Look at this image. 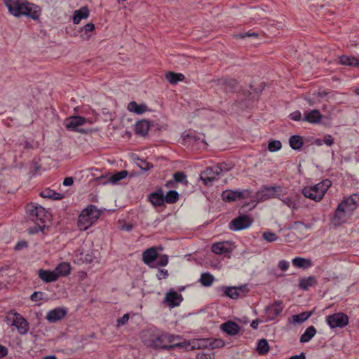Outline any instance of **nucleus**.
<instances>
[{"instance_id":"59","label":"nucleus","mask_w":359,"mask_h":359,"mask_svg":"<svg viewBox=\"0 0 359 359\" xmlns=\"http://www.w3.org/2000/svg\"><path fill=\"white\" fill-rule=\"evenodd\" d=\"M278 267L282 271H286L289 267V263L285 260H281L278 262Z\"/></svg>"},{"instance_id":"32","label":"nucleus","mask_w":359,"mask_h":359,"mask_svg":"<svg viewBox=\"0 0 359 359\" xmlns=\"http://www.w3.org/2000/svg\"><path fill=\"white\" fill-rule=\"evenodd\" d=\"M289 144L292 149L299 150L304 144L302 137L297 135H292L289 139Z\"/></svg>"},{"instance_id":"21","label":"nucleus","mask_w":359,"mask_h":359,"mask_svg":"<svg viewBox=\"0 0 359 359\" xmlns=\"http://www.w3.org/2000/svg\"><path fill=\"white\" fill-rule=\"evenodd\" d=\"M322 115L319 110L313 109L311 111L304 113V117L302 120L310 123H318L320 121Z\"/></svg>"},{"instance_id":"37","label":"nucleus","mask_w":359,"mask_h":359,"mask_svg":"<svg viewBox=\"0 0 359 359\" xmlns=\"http://www.w3.org/2000/svg\"><path fill=\"white\" fill-rule=\"evenodd\" d=\"M269 351V345L266 339H262L258 341L257 351L259 355H264Z\"/></svg>"},{"instance_id":"24","label":"nucleus","mask_w":359,"mask_h":359,"mask_svg":"<svg viewBox=\"0 0 359 359\" xmlns=\"http://www.w3.org/2000/svg\"><path fill=\"white\" fill-rule=\"evenodd\" d=\"M339 62L344 66L359 67V58L354 56L341 55L339 57Z\"/></svg>"},{"instance_id":"7","label":"nucleus","mask_w":359,"mask_h":359,"mask_svg":"<svg viewBox=\"0 0 359 359\" xmlns=\"http://www.w3.org/2000/svg\"><path fill=\"white\" fill-rule=\"evenodd\" d=\"M26 212L28 217L34 222H41L45 223V218L47 217L48 211L42 206L30 203L26 206Z\"/></svg>"},{"instance_id":"35","label":"nucleus","mask_w":359,"mask_h":359,"mask_svg":"<svg viewBox=\"0 0 359 359\" xmlns=\"http://www.w3.org/2000/svg\"><path fill=\"white\" fill-rule=\"evenodd\" d=\"M41 196L45 198H50L53 200H60L63 198V195L55 192L50 189H46L41 192Z\"/></svg>"},{"instance_id":"33","label":"nucleus","mask_w":359,"mask_h":359,"mask_svg":"<svg viewBox=\"0 0 359 359\" xmlns=\"http://www.w3.org/2000/svg\"><path fill=\"white\" fill-rule=\"evenodd\" d=\"M24 0H3L4 4L7 7L11 15H13L16 11H18V6H20Z\"/></svg>"},{"instance_id":"36","label":"nucleus","mask_w":359,"mask_h":359,"mask_svg":"<svg viewBox=\"0 0 359 359\" xmlns=\"http://www.w3.org/2000/svg\"><path fill=\"white\" fill-rule=\"evenodd\" d=\"M310 226L301 221L294 222L290 224L289 229H292L295 232L301 233V236H304V233L303 230L309 229Z\"/></svg>"},{"instance_id":"27","label":"nucleus","mask_w":359,"mask_h":359,"mask_svg":"<svg viewBox=\"0 0 359 359\" xmlns=\"http://www.w3.org/2000/svg\"><path fill=\"white\" fill-rule=\"evenodd\" d=\"M165 77L166 80L172 85L177 84L179 81H182L185 79V76L183 74L173 72H167L165 75Z\"/></svg>"},{"instance_id":"51","label":"nucleus","mask_w":359,"mask_h":359,"mask_svg":"<svg viewBox=\"0 0 359 359\" xmlns=\"http://www.w3.org/2000/svg\"><path fill=\"white\" fill-rule=\"evenodd\" d=\"M95 29V25L92 22L87 23L81 28V32H84L86 36L85 38L88 39L90 35H88L89 32H93Z\"/></svg>"},{"instance_id":"28","label":"nucleus","mask_w":359,"mask_h":359,"mask_svg":"<svg viewBox=\"0 0 359 359\" xmlns=\"http://www.w3.org/2000/svg\"><path fill=\"white\" fill-rule=\"evenodd\" d=\"M317 284V280L314 276L301 278L299 282V287L303 290H308L310 287Z\"/></svg>"},{"instance_id":"3","label":"nucleus","mask_w":359,"mask_h":359,"mask_svg":"<svg viewBox=\"0 0 359 359\" xmlns=\"http://www.w3.org/2000/svg\"><path fill=\"white\" fill-rule=\"evenodd\" d=\"M100 211L94 205H90L80 213L77 226L80 231H86L100 217Z\"/></svg>"},{"instance_id":"26","label":"nucleus","mask_w":359,"mask_h":359,"mask_svg":"<svg viewBox=\"0 0 359 359\" xmlns=\"http://www.w3.org/2000/svg\"><path fill=\"white\" fill-rule=\"evenodd\" d=\"M54 271L58 279L60 276H65L70 273L71 266L67 262H62L57 266V267L54 269Z\"/></svg>"},{"instance_id":"31","label":"nucleus","mask_w":359,"mask_h":359,"mask_svg":"<svg viewBox=\"0 0 359 359\" xmlns=\"http://www.w3.org/2000/svg\"><path fill=\"white\" fill-rule=\"evenodd\" d=\"M316 329L313 326H309L301 335L299 341L302 344L309 342L316 334Z\"/></svg>"},{"instance_id":"4","label":"nucleus","mask_w":359,"mask_h":359,"mask_svg":"<svg viewBox=\"0 0 359 359\" xmlns=\"http://www.w3.org/2000/svg\"><path fill=\"white\" fill-rule=\"evenodd\" d=\"M330 186L331 182L329 180H323L314 186L304 187L302 194L306 198L315 201H320Z\"/></svg>"},{"instance_id":"16","label":"nucleus","mask_w":359,"mask_h":359,"mask_svg":"<svg viewBox=\"0 0 359 359\" xmlns=\"http://www.w3.org/2000/svg\"><path fill=\"white\" fill-rule=\"evenodd\" d=\"M149 201L154 206H161L164 204V194L161 188L149 195Z\"/></svg>"},{"instance_id":"57","label":"nucleus","mask_w":359,"mask_h":359,"mask_svg":"<svg viewBox=\"0 0 359 359\" xmlns=\"http://www.w3.org/2000/svg\"><path fill=\"white\" fill-rule=\"evenodd\" d=\"M196 359H212V357L211 353L200 352L197 353Z\"/></svg>"},{"instance_id":"42","label":"nucleus","mask_w":359,"mask_h":359,"mask_svg":"<svg viewBox=\"0 0 359 359\" xmlns=\"http://www.w3.org/2000/svg\"><path fill=\"white\" fill-rule=\"evenodd\" d=\"M214 281V276L209 273H203L201 274L200 282L205 287H210Z\"/></svg>"},{"instance_id":"17","label":"nucleus","mask_w":359,"mask_h":359,"mask_svg":"<svg viewBox=\"0 0 359 359\" xmlns=\"http://www.w3.org/2000/svg\"><path fill=\"white\" fill-rule=\"evenodd\" d=\"M276 191V187H267L256 193V198L258 201H265L273 198Z\"/></svg>"},{"instance_id":"15","label":"nucleus","mask_w":359,"mask_h":359,"mask_svg":"<svg viewBox=\"0 0 359 359\" xmlns=\"http://www.w3.org/2000/svg\"><path fill=\"white\" fill-rule=\"evenodd\" d=\"M212 251L217 255L230 254L232 251L231 244L229 242H218L212 244Z\"/></svg>"},{"instance_id":"60","label":"nucleus","mask_w":359,"mask_h":359,"mask_svg":"<svg viewBox=\"0 0 359 359\" xmlns=\"http://www.w3.org/2000/svg\"><path fill=\"white\" fill-rule=\"evenodd\" d=\"M27 243L26 241H23L18 242V243L15 245V246L14 249H15V250H22V249H23V248H27Z\"/></svg>"},{"instance_id":"34","label":"nucleus","mask_w":359,"mask_h":359,"mask_svg":"<svg viewBox=\"0 0 359 359\" xmlns=\"http://www.w3.org/2000/svg\"><path fill=\"white\" fill-rule=\"evenodd\" d=\"M313 314V311H304L302 312L299 314L293 315L292 316L293 324H300L306 321L309 319L311 315Z\"/></svg>"},{"instance_id":"1","label":"nucleus","mask_w":359,"mask_h":359,"mask_svg":"<svg viewBox=\"0 0 359 359\" xmlns=\"http://www.w3.org/2000/svg\"><path fill=\"white\" fill-rule=\"evenodd\" d=\"M359 205V195L353 194L343 200L337 206L332 222L334 226H339L346 222Z\"/></svg>"},{"instance_id":"2","label":"nucleus","mask_w":359,"mask_h":359,"mask_svg":"<svg viewBox=\"0 0 359 359\" xmlns=\"http://www.w3.org/2000/svg\"><path fill=\"white\" fill-rule=\"evenodd\" d=\"M181 337L168 333L162 334L151 340V344L155 349L172 350L176 348H187L190 343L187 341H178Z\"/></svg>"},{"instance_id":"47","label":"nucleus","mask_w":359,"mask_h":359,"mask_svg":"<svg viewBox=\"0 0 359 359\" xmlns=\"http://www.w3.org/2000/svg\"><path fill=\"white\" fill-rule=\"evenodd\" d=\"M263 238L269 243H271L276 241L278 237L276 235L275 233L271 231H265L262 234Z\"/></svg>"},{"instance_id":"54","label":"nucleus","mask_w":359,"mask_h":359,"mask_svg":"<svg viewBox=\"0 0 359 359\" xmlns=\"http://www.w3.org/2000/svg\"><path fill=\"white\" fill-rule=\"evenodd\" d=\"M43 297V293L42 292H34L30 297V299L33 302H37L41 300Z\"/></svg>"},{"instance_id":"13","label":"nucleus","mask_w":359,"mask_h":359,"mask_svg":"<svg viewBox=\"0 0 359 359\" xmlns=\"http://www.w3.org/2000/svg\"><path fill=\"white\" fill-rule=\"evenodd\" d=\"M220 329L228 335L233 336L240 332L241 327L236 322L228 320L220 325Z\"/></svg>"},{"instance_id":"18","label":"nucleus","mask_w":359,"mask_h":359,"mask_svg":"<svg viewBox=\"0 0 359 359\" xmlns=\"http://www.w3.org/2000/svg\"><path fill=\"white\" fill-rule=\"evenodd\" d=\"M158 258V252L155 247L147 249L142 253V261L144 264L150 265Z\"/></svg>"},{"instance_id":"23","label":"nucleus","mask_w":359,"mask_h":359,"mask_svg":"<svg viewBox=\"0 0 359 359\" xmlns=\"http://www.w3.org/2000/svg\"><path fill=\"white\" fill-rule=\"evenodd\" d=\"M283 310V302L281 301H275L272 304L266 308L269 314L273 315L272 319L279 316Z\"/></svg>"},{"instance_id":"58","label":"nucleus","mask_w":359,"mask_h":359,"mask_svg":"<svg viewBox=\"0 0 359 359\" xmlns=\"http://www.w3.org/2000/svg\"><path fill=\"white\" fill-rule=\"evenodd\" d=\"M37 224V227H34L32 231H31V233H35L39 232V231H43V228L45 227L44 224H41V222H36Z\"/></svg>"},{"instance_id":"5","label":"nucleus","mask_w":359,"mask_h":359,"mask_svg":"<svg viewBox=\"0 0 359 359\" xmlns=\"http://www.w3.org/2000/svg\"><path fill=\"white\" fill-rule=\"evenodd\" d=\"M13 16L20 17L22 15L31 18L33 20H38L41 15V8L39 6L24 0L20 6H18Z\"/></svg>"},{"instance_id":"29","label":"nucleus","mask_w":359,"mask_h":359,"mask_svg":"<svg viewBox=\"0 0 359 359\" xmlns=\"http://www.w3.org/2000/svg\"><path fill=\"white\" fill-rule=\"evenodd\" d=\"M128 109L137 114H142L148 111V107L144 104H138L136 102L132 101L128 104Z\"/></svg>"},{"instance_id":"14","label":"nucleus","mask_w":359,"mask_h":359,"mask_svg":"<svg viewBox=\"0 0 359 359\" xmlns=\"http://www.w3.org/2000/svg\"><path fill=\"white\" fill-rule=\"evenodd\" d=\"M66 314L67 311L65 309L58 307L48 311L46 315V319L50 323H55L65 318Z\"/></svg>"},{"instance_id":"64","label":"nucleus","mask_w":359,"mask_h":359,"mask_svg":"<svg viewBox=\"0 0 359 359\" xmlns=\"http://www.w3.org/2000/svg\"><path fill=\"white\" fill-rule=\"evenodd\" d=\"M284 203L287 204V206H289L290 208H295V203L292 201V198L287 197L286 198L284 201Z\"/></svg>"},{"instance_id":"11","label":"nucleus","mask_w":359,"mask_h":359,"mask_svg":"<svg viewBox=\"0 0 359 359\" xmlns=\"http://www.w3.org/2000/svg\"><path fill=\"white\" fill-rule=\"evenodd\" d=\"M252 220L247 215L240 216L233 219L229 224L230 229L239 231L249 227Z\"/></svg>"},{"instance_id":"44","label":"nucleus","mask_w":359,"mask_h":359,"mask_svg":"<svg viewBox=\"0 0 359 359\" xmlns=\"http://www.w3.org/2000/svg\"><path fill=\"white\" fill-rule=\"evenodd\" d=\"M282 147L281 142L279 140H271L268 144V149L271 152H275L280 150Z\"/></svg>"},{"instance_id":"45","label":"nucleus","mask_w":359,"mask_h":359,"mask_svg":"<svg viewBox=\"0 0 359 359\" xmlns=\"http://www.w3.org/2000/svg\"><path fill=\"white\" fill-rule=\"evenodd\" d=\"M173 179L175 182H180L182 184H187V175L184 172H177L173 175Z\"/></svg>"},{"instance_id":"41","label":"nucleus","mask_w":359,"mask_h":359,"mask_svg":"<svg viewBox=\"0 0 359 359\" xmlns=\"http://www.w3.org/2000/svg\"><path fill=\"white\" fill-rule=\"evenodd\" d=\"M128 172L127 170H121L116 172L109 178L108 182L115 184L120 180L125 179L128 176Z\"/></svg>"},{"instance_id":"25","label":"nucleus","mask_w":359,"mask_h":359,"mask_svg":"<svg viewBox=\"0 0 359 359\" xmlns=\"http://www.w3.org/2000/svg\"><path fill=\"white\" fill-rule=\"evenodd\" d=\"M150 128V123L147 120H141L135 124V133L142 136H145Z\"/></svg>"},{"instance_id":"40","label":"nucleus","mask_w":359,"mask_h":359,"mask_svg":"<svg viewBox=\"0 0 359 359\" xmlns=\"http://www.w3.org/2000/svg\"><path fill=\"white\" fill-rule=\"evenodd\" d=\"M222 198L225 202H232L237 201L236 192L233 190H225L222 194Z\"/></svg>"},{"instance_id":"39","label":"nucleus","mask_w":359,"mask_h":359,"mask_svg":"<svg viewBox=\"0 0 359 359\" xmlns=\"http://www.w3.org/2000/svg\"><path fill=\"white\" fill-rule=\"evenodd\" d=\"M179 194L177 191L170 190L164 196V201L167 203H175L179 199Z\"/></svg>"},{"instance_id":"10","label":"nucleus","mask_w":359,"mask_h":359,"mask_svg":"<svg viewBox=\"0 0 359 359\" xmlns=\"http://www.w3.org/2000/svg\"><path fill=\"white\" fill-rule=\"evenodd\" d=\"M86 122V118L80 116H74L66 118L64 121V124L66 128L69 130L82 132L81 130L79 129V127L83 126Z\"/></svg>"},{"instance_id":"43","label":"nucleus","mask_w":359,"mask_h":359,"mask_svg":"<svg viewBox=\"0 0 359 359\" xmlns=\"http://www.w3.org/2000/svg\"><path fill=\"white\" fill-rule=\"evenodd\" d=\"M208 342V344H206L204 346L206 347H209L210 348H212V349L222 348L225 344L224 341L221 339H214Z\"/></svg>"},{"instance_id":"55","label":"nucleus","mask_w":359,"mask_h":359,"mask_svg":"<svg viewBox=\"0 0 359 359\" xmlns=\"http://www.w3.org/2000/svg\"><path fill=\"white\" fill-rule=\"evenodd\" d=\"M168 276V272L166 269H159L156 277L158 280L165 279Z\"/></svg>"},{"instance_id":"56","label":"nucleus","mask_w":359,"mask_h":359,"mask_svg":"<svg viewBox=\"0 0 359 359\" xmlns=\"http://www.w3.org/2000/svg\"><path fill=\"white\" fill-rule=\"evenodd\" d=\"M290 118L296 121L302 120V114L299 111H295L290 114Z\"/></svg>"},{"instance_id":"53","label":"nucleus","mask_w":359,"mask_h":359,"mask_svg":"<svg viewBox=\"0 0 359 359\" xmlns=\"http://www.w3.org/2000/svg\"><path fill=\"white\" fill-rule=\"evenodd\" d=\"M139 167L144 171H147L153 168V165L149 162L141 160L140 163L138 164Z\"/></svg>"},{"instance_id":"20","label":"nucleus","mask_w":359,"mask_h":359,"mask_svg":"<svg viewBox=\"0 0 359 359\" xmlns=\"http://www.w3.org/2000/svg\"><path fill=\"white\" fill-rule=\"evenodd\" d=\"M89 16V9L87 6H83L76 10L73 13V22L78 25L82 19H86Z\"/></svg>"},{"instance_id":"9","label":"nucleus","mask_w":359,"mask_h":359,"mask_svg":"<svg viewBox=\"0 0 359 359\" xmlns=\"http://www.w3.org/2000/svg\"><path fill=\"white\" fill-rule=\"evenodd\" d=\"M220 174L215 166L208 167L201 173L200 179L205 186H211L214 181L219 180Z\"/></svg>"},{"instance_id":"49","label":"nucleus","mask_w":359,"mask_h":359,"mask_svg":"<svg viewBox=\"0 0 359 359\" xmlns=\"http://www.w3.org/2000/svg\"><path fill=\"white\" fill-rule=\"evenodd\" d=\"M156 266H165L168 263V257L166 255L158 256Z\"/></svg>"},{"instance_id":"46","label":"nucleus","mask_w":359,"mask_h":359,"mask_svg":"<svg viewBox=\"0 0 359 359\" xmlns=\"http://www.w3.org/2000/svg\"><path fill=\"white\" fill-rule=\"evenodd\" d=\"M215 168L221 175L224 172L230 170L232 168V166L231 165L222 162L215 165Z\"/></svg>"},{"instance_id":"30","label":"nucleus","mask_w":359,"mask_h":359,"mask_svg":"<svg viewBox=\"0 0 359 359\" xmlns=\"http://www.w3.org/2000/svg\"><path fill=\"white\" fill-rule=\"evenodd\" d=\"M292 262L294 266L304 269H308L312 266L311 259L299 257L294 258Z\"/></svg>"},{"instance_id":"48","label":"nucleus","mask_w":359,"mask_h":359,"mask_svg":"<svg viewBox=\"0 0 359 359\" xmlns=\"http://www.w3.org/2000/svg\"><path fill=\"white\" fill-rule=\"evenodd\" d=\"M233 287L238 294V298L245 296V294L249 292V289L246 285Z\"/></svg>"},{"instance_id":"22","label":"nucleus","mask_w":359,"mask_h":359,"mask_svg":"<svg viewBox=\"0 0 359 359\" xmlns=\"http://www.w3.org/2000/svg\"><path fill=\"white\" fill-rule=\"evenodd\" d=\"M217 85L224 86L226 91H232L236 88L238 82L235 79H218L217 80H213Z\"/></svg>"},{"instance_id":"61","label":"nucleus","mask_w":359,"mask_h":359,"mask_svg":"<svg viewBox=\"0 0 359 359\" xmlns=\"http://www.w3.org/2000/svg\"><path fill=\"white\" fill-rule=\"evenodd\" d=\"M323 142L327 146H332L334 143V140L331 135H327L324 137Z\"/></svg>"},{"instance_id":"52","label":"nucleus","mask_w":359,"mask_h":359,"mask_svg":"<svg viewBox=\"0 0 359 359\" xmlns=\"http://www.w3.org/2000/svg\"><path fill=\"white\" fill-rule=\"evenodd\" d=\"M128 320H129V314L128 313L124 314L121 318H118L116 320L117 327H120V326L127 324Z\"/></svg>"},{"instance_id":"12","label":"nucleus","mask_w":359,"mask_h":359,"mask_svg":"<svg viewBox=\"0 0 359 359\" xmlns=\"http://www.w3.org/2000/svg\"><path fill=\"white\" fill-rule=\"evenodd\" d=\"M182 296L178 294L176 291L171 289L168 292L165 297L164 302L171 308L178 306L182 302Z\"/></svg>"},{"instance_id":"50","label":"nucleus","mask_w":359,"mask_h":359,"mask_svg":"<svg viewBox=\"0 0 359 359\" xmlns=\"http://www.w3.org/2000/svg\"><path fill=\"white\" fill-rule=\"evenodd\" d=\"M237 200L248 198L250 196L251 191L249 189L236 191Z\"/></svg>"},{"instance_id":"6","label":"nucleus","mask_w":359,"mask_h":359,"mask_svg":"<svg viewBox=\"0 0 359 359\" xmlns=\"http://www.w3.org/2000/svg\"><path fill=\"white\" fill-rule=\"evenodd\" d=\"M6 320L17 328L20 334H26L28 332L29 323L22 315L15 311L11 310L8 313Z\"/></svg>"},{"instance_id":"63","label":"nucleus","mask_w":359,"mask_h":359,"mask_svg":"<svg viewBox=\"0 0 359 359\" xmlns=\"http://www.w3.org/2000/svg\"><path fill=\"white\" fill-rule=\"evenodd\" d=\"M74 183V179L72 177H65L63 180L64 186H72Z\"/></svg>"},{"instance_id":"19","label":"nucleus","mask_w":359,"mask_h":359,"mask_svg":"<svg viewBox=\"0 0 359 359\" xmlns=\"http://www.w3.org/2000/svg\"><path fill=\"white\" fill-rule=\"evenodd\" d=\"M38 276L44 283H52L57 280V275L54 270L50 271L41 269L38 271Z\"/></svg>"},{"instance_id":"38","label":"nucleus","mask_w":359,"mask_h":359,"mask_svg":"<svg viewBox=\"0 0 359 359\" xmlns=\"http://www.w3.org/2000/svg\"><path fill=\"white\" fill-rule=\"evenodd\" d=\"M221 290L224 292V296L229 297L232 299H238V294L233 287L223 286Z\"/></svg>"},{"instance_id":"8","label":"nucleus","mask_w":359,"mask_h":359,"mask_svg":"<svg viewBox=\"0 0 359 359\" xmlns=\"http://www.w3.org/2000/svg\"><path fill=\"white\" fill-rule=\"evenodd\" d=\"M327 323L332 328H343L348 324V317L344 313L339 312L330 315L326 318Z\"/></svg>"},{"instance_id":"62","label":"nucleus","mask_w":359,"mask_h":359,"mask_svg":"<svg viewBox=\"0 0 359 359\" xmlns=\"http://www.w3.org/2000/svg\"><path fill=\"white\" fill-rule=\"evenodd\" d=\"M313 95L317 97L318 99H320L326 97L327 95V93L326 91H318L314 92Z\"/></svg>"}]
</instances>
